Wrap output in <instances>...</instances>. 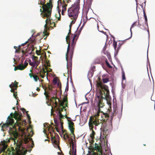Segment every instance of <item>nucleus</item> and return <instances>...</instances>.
I'll use <instances>...</instances> for the list:
<instances>
[{"label": "nucleus", "instance_id": "nucleus-1", "mask_svg": "<svg viewBox=\"0 0 155 155\" xmlns=\"http://www.w3.org/2000/svg\"><path fill=\"white\" fill-rule=\"evenodd\" d=\"M27 118L28 124L25 119L22 118V114L20 112V155H25L28 149L34 146L33 140L31 137L34 134L31 125V117L28 112H22Z\"/></svg>", "mask_w": 155, "mask_h": 155}, {"label": "nucleus", "instance_id": "nucleus-2", "mask_svg": "<svg viewBox=\"0 0 155 155\" xmlns=\"http://www.w3.org/2000/svg\"><path fill=\"white\" fill-rule=\"evenodd\" d=\"M10 130L13 133L14 136V145L15 149L12 152V155H19V141L18 138V134L17 132V129L15 126H13V130L11 127L9 128Z\"/></svg>", "mask_w": 155, "mask_h": 155}, {"label": "nucleus", "instance_id": "nucleus-3", "mask_svg": "<svg viewBox=\"0 0 155 155\" xmlns=\"http://www.w3.org/2000/svg\"><path fill=\"white\" fill-rule=\"evenodd\" d=\"M79 9L80 5L78 4H75V3H74L68 10V17H72L71 19H77L79 13Z\"/></svg>", "mask_w": 155, "mask_h": 155}, {"label": "nucleus", "instance_id": "nucleus-4", "mask_svg": "<svg viewBox=\"0 0 155 155\" xmlns=\"http://www.w3.org/2000/svg\"><path fill=\"white\" fill-rule=\"evenodd\" d=\"M99 123L98 122L97 120L96 119L93 118L92 116H91L89 118V120L88 123V125L91 130H92V133L90 134V137L93 138L94 137L95 132L92 129L94 127V125L96 126H98L99 124Z\"/></svg>", "mask_w": 155, "mask_h": 155}, {"label": "nucleus", "instance_id": "nucleus-5", "mask_svg": "<svg viewBox=\"0 0 155 155\" xmlns=\"http://www.w3.org/2000/svg\"><path fill=\"white\" fill-rule=\"evenodd\" d=\"M52 7L50 4L48 3H47V7L46 9L42 8L43 10L45 12L44 15L42 16V18H45V17H47L49 20L50 19L51 15L52 12Z\"/></svg>", "mask_w": 155, "mask_h": 155}, {"label": "nucleus", "instance_id": "nucleus-6", "mask_svg": "<svg viewBox=\"0 0 155 155\" xmlns=\"http://www.w3.org/2000/svg\"><path fill=\"white\" fill-rule=\"evenodd\" d=\"M60 106L61 107L57 109L55 113L57 114V116L59 119L60 124H62V120L61 119L63 118L64 115L61 114V112L63 111L64 110H65V107L62 104H61Z\"/></svg>", "mask_w": 155, "mask_h": 155}, {"label": "nucleus", "instance_id": "nucleus-7", "mask_svg": "<svg viewBox=\"0 0 155 155\" xmlns=\"http://www.w3.org/2000/svg\"><path fill=\"white\" fill-rule=\"evenodd\" d=\"M68 35H67L66 37V41H67V43L68 44L67 48V52L65 54L66 60L67 61V69H68V57H67L68 53L69 51V55H73V53H74V51L72 50H70L69 51L70 45H69V43L67 41V38H68Z\"/></svg>", "mask_w": 155, "mask_h": 155}, {"label": "nucleus", "instance_id": "nucleus-8", "mask_svg": "<svg viewBox=\"0 0 155 155\" xmlns=\"http://www.w3.org/2000/svg\"><path fill=\"white\" fill-rule=\"evenodd\" d=\"M14 120L12 117H11L9 116L8 117L6 121V123L4 124L2 127L3 128H6L9 127V125H12L14 124Z\"/></svg>", "mask_w": 155, "mask_h": 155}, {"label": "nucleus", "instance_id": "nucleus-9", "mask_svg": "<svg viewBox=\"0 0 155 155\" xmlns=\"http://www.w3.org/2000/svg\"><path fill=\"white\" fill-rule=\"evenodd\" d=\"M108 131L107 129L104 128L103 130L102 133H100V138L103 139H106L107 135L108 134Z\"/></svg>", "mask_w": 155, "mask_h": 155}, {"label": "nucleus", "instance_id": "nucleus-10", "mask_svg": "<svg viewBox=\"0 0 155 155\" xmlns=\"http://www.w3.org/2000/svg\"><path fill=\"white\" fill-rule=\"evenodd\" d=\"M113 112H112L110 114V121H112L113 118V117L114 116L116 115V114L117 112V106L116 105L113 104Z\"/></svg>", "mask_w": 155, "mask_h": 155}, {"label": "nucleus", "instance_id": "nucleus-11", "mask_svg": "<svg viewBox=\"0 0 155 155\" xmlns=\"http://www.w3.org/2000/svg\"><path fill=\"white\" fill-rule=\"evenodd\" d=\"M68 126L69 129L71 132V134L73 135V137L75 138V137L74 133V128L73 127L74 126V123L72 122H69L68 124Z\"/></svg>", "mask_w": 155, "mask_h": 155}, {"label": "nucleus", "instance_id": "nucleus-12", "mask_svg": "<svg viewBox=\"0 0 155 155\" xmlns=\"http://www.w3.org/2000/svg\"><path fill=\"white\" fill-rule=\"evenodd\" d=\"M33 34H33L28 39V40L26 41L24 43H22V44H21V45H20V53L21 52H22V54H23V52H24V51L23 50L22 48H21V47L22 46H25V47H26V46L27 45H26V43L28 41H30V40H31V41L32 40L31 39V38L33 36Z\"/></svg>", "mask_w": 155, "mask_h": 155}, {"label": "nucleus", "instance_id": "nucleus-13", "mask_svg": "<svg viewBox=\"0 0 155 155\" xmlns=\"http://www.w3.org/2000/svg\"><path fill=\"white\" fill-rule=\"evenodd\" d=\"M69 60L68 62V70L70 71V72L71 73V67H72V59L73 58V55H69Z\"/></svg>", "mask_w": 155, "mask_h": 155}, {"label": "nucleus", "instance_id": "nucleus-14", "mask_svg": "<svg viewBox=\"0 0 155 155\" xmlns=\"http://www.w3.org/2000/svg\"><path fill=\"white\" fill-rule=\"evenodd\" d=\"M18 82H17L15 81L14 82H12L11 84L9 85V87L11 88H14L15 89H17L18 86Z\"/></svg>", "mask_w": 155, "mask_h": 155}, {"label": "nucleus", "instance_id": "nucleus-15", "mask_svg": "<svg viewBox=\"0 0 155 155\" xmlns=\"http://www.w3.org/2000/svg\"><path fill=\"white\" fill-rule=\"evenodd\" d=\"M61 124H62L61 123L60 126L61 128V131H62V135H63V136L65 137L66 139H68L69 138L70 135L66 131H65V132L63 131Z\"/></svg>", "mask_w": 155, "mask_h": 155}, {"label": "nucleus", "instance_id": "nucleus-16", "mask_svg": "<svg viewBox=\"0 0 155 155\" xmlns=\"http://www.w3.org/2000/svg\"><path fill=\"white\" fill-rule=\"evenodd\" d=\"M23 61L20 62V70H24L28 64V63L26 62V61H25L24 62V65L22 64Z\"/></svg>", "mask_w": 155, "mask_h": 155}, {"label": "nucleus", "instance_id": "nucleus-17", "mask_svg": "<svg viewBox=\"0 0 155 155\" xmlns=\"http://www.w3.org/2000/svg\"><path fill=\"white\" fill-rule=\"evenodd\" d=\"M124 44L123 42L119 43L118 44V46L117 48L116 49V50H115V52L114 53V56H117L118 54V51L120 48V46Z\"/></svg>", "mask_w": 155, "mask_h": 155}, {"label": "nucleus", "instance_id": "nucleus-18", "mask_svg": "<svg viewBox=\"0 0 155 155\" xmlns=\"http://www.w3.org/2000/svg\"><path fill=\"white\" fill-rule=\"evenodd\" d=\"M48 19H47L45 20V22L46 23L44 26V27L45 29H44V31L43 32V34L44 35V36H46L47 37L49 35L48 33L47 32V31L45 30V28H46V25H47V23Z\"/></svg>", "mask_w": 155, "mask_h": 155}, {"label": "nucleus", "instance_id": "nucleus-19", "mask_svg": "<svg viewBox=\"0 0 155 155\" xmlns=\"http://www.w3.org/2000/svg\"><path fill=\"white\" fill-rule=\"evenodd\" d=\"M84 19L83 21H84V23H83L82 25L81 26L80 28V29H79V30L77 32V33L78 35H80L81 31L83 28V27L86 23V21H84Z\"/></svg>", "mask_w": 155, "mask_h": 155}, {"label": "nucleus", "instance_id": "nucleus-20", "mask_svg": "<svg viewBox=\"0 0 155 155\" xmlns=\"http://www.w3.org/2000/svg\"><path fill=\"white\" fill-rule=\"evenodd\" d=\"M135 23V22H134L133 24H132L131 25V27H130V37L129 38H127L125 40H124L123 41H120V40H119L118 41H126V40H128V39H129L130 38H131L132 37V30H131V29L132 28H134V26H133V25Z\"/></svg>", "mask_w": 155, "mask_h": 155}, {"label": "nucleus", "instance_id": "nucleus-21", "mask_svg": "<svg viewBox=\"0 0 155 155\" xmlns=\"http://www.w3.org/2000/svg\"><path fill=\"white\" fill-rule=\"evenodd\" d=\"M47 73V71L45 70H44L42 71H40L39 73L40 76L42 78H44L45 77V73Z\"/></svg>", "mask_w": 155, "mask_h": 155}, {"label": "nucleus", "instance_id": "nucleus-22", "mask_svg": "<svg viewBox=\"0 0 155 155\" xmlns=\"http://www.w3.org/2000/svg\"><path fill=\"white\" fill-rule=\"evenodd\" d=\"M122 82H121V84H122V88H124L123 84V81L124 80H126V77L125 76V72L124 71H123V72H122Z\"/></svg>", "mask_w": 155, "mask_h": 155}, {"label": "nucleus", "instance_id": "nucleus-23", "mask_svg": "<svg viewBox=\"0 0 155 155\" xmlns=\"http://www.w3.org/2000/svg\"><path fill=\"white\" fill-rule=\"evenodd\" d=\"M53 96L52 97L51 99L52 100H54L55 101V102L56 104L57 103V102L56 101V100L58 99L57 98L56 96H54V95H56L57 94V92L56 91H54L53 92Z\"/></svg>", "mask_w": 155, "mask_h": 155}, {"label": "nucleus", "instance_id": "nucleus-24", "mask_svg": "<svg viewBox=\"0 0 155 155\" xmlns=\"http://www.w3.org/2000/svg\"><path fill=\"white\" fill-rule=\"evenodd\" d=\"M32 59L33 61V62H29V64L31 65H34V66L36 65L37 66L38 65V64L39 63H37L36 62L35 60L34 61V59L35 60V58H32Z\"/></svg>", "mask_w": 155, "mask_h": 155}, {"label": "nucleus", "instance_id": "nucleus-25", "mask_svg": "<svg viewBox=\"0 0 155 155\" xmlns=\"http://www.w3.org/2000/svg\"><path fill=\"white\" fill-rule=\"evenodd\" d=\"M75 45L76 44H75V42H73V41H72L71 44L70 46V50L74 51Z\"/></svg>", "mask_w": 155, "mask_h": 155}, {"label": "nucleus", "instance_id": "nucleus-26", "mask_svg": "<svg viewBox=\"0 0 155 155\" xmlns=\"http://www.w3.org/2000/svg\"><path fill=\"white\" fill-rule=\"evenodd\" d=\"M149 46V42H148V47L147 50V63H149V66H150L149 68H150V71H151V68H150V62H149V58H148V51Z\"/></svg>", "mask_w": 155, "mask_h": 155}, {"label": "nucleus", "instance_id": "nucleus-27", "mask_svg": "<svg viewBox=\"0 0 155 155\" xmlns=\"http://www.w3.org/2000/svg\"><path fill=\"white\" fill-rule=\"evenodd\" d=\"M16 89H15L14 88H11V91L12 92L14 93L13 95L14 96V97L16 98V96L17 95V92H15V90H16Z\"/></svg>", "mask_w": 155, "mask_h": 155}, {"label": "nucleus", "instance_id": "nucleus-28", "mask_svg": "<svg viewBox=\"0 0 155 155\" xmlns=\"http://www.w3.org/2000/svg\"><path fill=\"white\" fill-rule=\"evenodd\" d=\"M105 140H106V141H105V140L104 141H105V144H106V148L107 149L109 150L110 151V145H109V146H108L107 140V139H105Z\"/></svg>", "mask_w": 155, "mask_h": 155}, {"label": "nucleus", "instance_id": "nucleus-29", "mask_svg": "<svg viewBox=\"0 0 155 155\" xmlns=\"http://www.w3.org/2000/svg\"><path fill=\"white\" fill-rule=\"evenodd\" d=\"M94 71H95V70H93L92 71H89L87 75L90 76V75H91L90 77H92L93 76L94 72Z\"/></svg>", "mask_w": 155, "mask_h": 155}, {"label": "nucleus", "instance_id": "nucleus-30", "mask_svg": "<svg viewBox=\"0 0 155 155\" xmlns=\"http://www.w3.org/2000/svg\"><path fill=\"white\" fill-rule=\"evenodd\" d=\"M45 62L46 63V64H47V65L48 66H49V60H48L47 58V57L46 55L45 56Z\"/></svg>", "mask_w": 155, "mask_h": 155}, {"label": "nucleus", "instance_id": "nucleus-31", "mask_svg": "<svg viewBox=\"0 0 155 155\" xmlns=\"http://www.w3.org/2000/svg\"><path fill=\"white\" fill-rule=\"evenodd\" d=\"M51 139L53 144L54 143H56V141L55 140V136H52V137H51Z\"/></svg>", "mask_w": 155, "mask_h": 155}, {"label": "nucleus", "instance_id": "nucleus-32", "mask_svg": "<svg viewBox=\"0 0 155 155\" xmlns=\"http://www.w3.org/2000/svg\"><path fill=\"white\" fill-rule=\"evenodd\" d=\"M113 46L114 47V50H116V49L117 48V41H115L114 42H113Z\"/></svg>", "mask_w": 155, "mask_h": 155}, {"label": "nucleus", "instance_id": "nucleus-33", "mask_svg": "<svg viewBox=\"0 0 155 155\" xmlns=\"http://www.w3.org/2000/svg\"><path fill=\"white\" fill-rule=\"evenodd\" d=\"M103 81L104 83H107L109 81V80L108 78H106L103 79Z\"/></svg>", "mask_w": 155, "mask_h": 155}, {"label": "nucleus", "instance_id": "nucleus-34", "mask_svg": "<svg viewBox=\"0 0 155 155\" xmlns=\"http://www.w3.org/2000/svg\"><path fill=\"white\" fill-rule=\"evenodd\" d=\"M72 150H73L72 155H76V149L74 150L73 146L72 147Z\"/></svg>", "mask_w": 155, "mask_h": 155}, {"label": "nucleus", "instance_id": "nucleus-35", "mask_svg": "<svg viewBox=\"0 0 155 155\" xmlns=\"http://www.w3.org/2000/svg\"><path fill=\"white\" fill-rule=\"evenodd\" d=\"M71 35H72V36H71V37L69 38V39H71V41H74V40L75 38L77 37V34H74V36L72 38H71V37H72V36L73 35V34H71Z\"/></svg>", "mask_w": 155, "mask_h": 155}, {"label": "nucleus", "instance_id": "nucleus-36", "mask_svg": "<svg viewBox=\"0 0 155 155\" xmlns=\"http://www.w3.org/2000/svg\"><path fill=\"white\" fill-rule=\"evenodd\" d=\"M92 2L93 0H87V3H88V6L89 7V8L91 7Z\"/></svg>", "mask_w": 155, "mask_h": 155}, {"label": "nucleus", "instance_id": "nucleus-37", "mask_svg": "<svg viewBox=\"0 0 155 155\" xmlns=\"http://www.w3.org/2000/svg\"><path fill=\"white\" fill-rule=\"evenodd\" d=\"M18 114L17 112L16 111H15V113L14 114L13 113H12L10 114L11 115L14 116V117L15 119L16 118V115Z\"/></svg>", "mask_w": 155, "mask_h": 155}, {"label": "nucleus", "instance_id": "nucleus-38", "mask_svg": "<svg viewBox=\"0 0 155 155\" xmlns=\"http://www.w3.org/2000/svg\"><path fill=\"white\" fill-rule=\"evenodd\" d=\"M67 79V81L66 83V87L65 88V91H68V88H69V86H68V78Z\"/></svg>", "mask_w": 155, "mask_h": 155}, {"label": "nucleus", "instance_id": "nucleus-39", "mask_svg": "<svg viewBox=\"0 0 155 155\" xmlns=\"http://www.w3.org/2000/svg\"><path fill=\"white\" fill-rule=\"evenodd\" d=\"M87 117H84V118H83V117H82V120H84V123L82 125H83L87 122Z\"/></svg>", "mask_w": 155, "mask_h": 155}, {"label": "nucleus", "instance_id": "nucleus-40", "mask_svg": "<svg viewBox=\"0 0 155 155\" xmlns=\"http://www.w3.org/2000/svg\"><path fill=\"white\" fill-rule=\"evenodd\" d=\"M74 19V20H73L71 21V22L70 23V24L69 26V28H71L72 25V22H73V23H74L76 21V19Z\"/></svg>", "mask_w": 155, "mask_h": 155}, {"label": "nucleus", "instance_id": "nucleus-41", "mask_svg": "<svg viewBox=\"0 0 155 155\" xmlns=\"http://www.w3.org/2000/svg\"><path fill=\"white\" fill-rule=\"evenodd\" d=\"M143 16L144 18V20H146V19H147V15H146L145 11L144 9H143Z\"/></svg>", "mask_w": 155, "mask_h": 155}, {"label": "nucleus", "instance_id": "nucleus-42", "mask_svg": "<svg viewBox=\"0 0 155 155\" xmlns=\"http://www.w3.org/2000/svg\"><path fill=\"white\" fill-rule=\"evenodd\" d=\"M105 62H106V64H107V65L109 67L111 68H112V66L110 65V63H109V62H108V61L107 60H106L105 61Z\"/></svg>", "mask_w": 155, "mask_h": 155}, {"label": "nucleus", "instance_id": "nucleus-43", "mask_svg": "<svg viewBox=\"0 0 155 155\" xmlns=\"http://www.w3.org/2000/svg\"><path fill=\"white\" fill-rule=\"evenodd\" d=\"M32 78L34 80L35 82H37L38 80H39V78L37 77H36L35 76H33L32 77Z\"/></svg>", "mask_w": 155, "mask_h": 155}, {"label": "nucleus", "instance_id": "nucleus-44", "mask_svg": "<svg viewBox=\"0 0 155 155\" xmlns=\"http://www.w3.org/2000/svg\"><path fill=\"white\" fill-rule=\"evenodd\" d=\"M116 56H114V58L116 60V61H117V63L118 64H120L121 63L120 62V61H119V60L118 59V58L116 57Z\"/></svg>", "mask_w": 155, "mask_h": 155}, {"label": "nucleus", "instance_id": "nucleus-45", "mask_svg": "<svg viewBox=\"0 0 155 155\" xmlns=\"http://www.w3.org/2000/svg\"><path fill=\"white\" fill-rule=\"evenodd\" d=\"M79 35H78L77 36V37L75 38L74 40L73 41V42H75V44H76V42L78 38Z\"/></svg>", "mask_w": 155, "mask_h": 155}, {"label": "nucleus", "instance_id": "nucleus-46", "mask_svg": "<svg viewBox=\"0 0 155 155\" xmlns=\"http://www.w3.org/2000/svg\"><path fill=\"white\" fill-rule=\"evenodd\" d=\"M145 20V23L144 24L145 25H146V26H147V28L149 29V27L148 26V22H147V19H146V20Z\"/></svg>", "mask_w": 155, "mask_h": 155}, {"label": "nucleus", "instance_id": "nucleus-47", "mask_svg": "<svg viewBox=\"0 0 155 155\" xmlns=\"http://www.w3.org/2000/svg\"><path fill=\"white\" fill-rule=\"evenodd\" d=\"M109 35H110V36L112 38H113V42H114L115 41V38L114 36L110 34V33L109 32Z\"/></svg>", "mask_w": 155, "mask_h": 155}, {"label": "nucleus", "instance_id": "nucleus-48", "mask_svg": "<svg viewBox=\"0 0 155 155\" xmlns=\"http://www.w3.org/2000/svg\"><path fill=\"white\" fill-rule=\"evenodd\" d=\"M98 31L106 35L107 36V38L108 35L106 33V32H104L103 31H100L99 30H98Z\"/></svg>", "mask_w": 155, "mask_h": 155}, {"label": "nucleus", "instance_id": "nucleus-49", "mask_svg": "<svg viewBox=\"0 0 155 155\" xmlns=\"http://www.w3.org/2000/svg\"><path fill=\"white\" fill-rule=\"evenodd\" d=\"M18 70H19V64L16 67H15V68H14V70L15 71Z\"/></svg>", "mask_w": 155, "mask_h": 155}, {"label": "nucleus", "instance_id": "nucleus-50", "mask_svg": "<svg viewBox=\"0 0 155 155\" xmlns=\"http://www.w3.org/2000/svg\"><path fill=\"white\" fill-rule=\"evenodd\" d=\"M143 30H144L145 31H147L148 33V38L149 39V37H150V35H149V30H148V29H147L146 28H144V29Z\"/></svg>", "mask_w": 155, "mask_h": 155}, {"label": "nucleus", "instance_id": "nucleus-51", "mask_svg": "<svg viewBox=\"0 0 155 155\" xmlns=\"http://www.w3.org/2000/svg\"><path fill=\"white\" fill-rule=\"evenodd\" d=\"M56 130V131L57 132H58L60 134V136L62 137V132H61L60 131H59L58 129H57Z\"/></svg>", "mask_w": 155, "mask_h": 155}, {"label": "nucleus", "instance_id": "nucleus-52", "mask_svg": "<svg viewBox=\"0 0 155 155\" xmlns=\"http://www.w3.org/2000/svg\"><path fill=\"white\" fill-rule=\"evenodd\" d=\"M87 13L86 14V16H85V18H86V21L87 20H90L91 18H94L91 17L89 19H88V18H87Z\"/></svg>", "mask_w": 155, "mask_h": 155}, {"label": "nucleus", "instance_id": "nucleus-53", "mask_svg": "<svg viewBox=\"0 0 155 155\" xmlns=\"http://www.w3.org/2000/svg\"><path fill=\"white\" fill-rule=\"evenodd\" d=\"M95 66L93 65L92 66H91V71H92L93 70H95Z\"/></svg>", "mask_w": 155, "mask_h": 155}, {"label": "nucleus", "instance_id": "nucleus-54", "mask_svg": "<svg viewBox=\"0 0 155 155\" xmlns=\"http://www.w3.org/2000/svg\"><path fill=\"white\" fill-rule=\"evenodd\" d=\"M106 56H107V58L111 56L109 52H106Z\"/></svg>", "mask_w": 155, "mask_h": 155}, {"label": "nucleus", "instance_id": "nucleus-55", "mask_svg": "<svg viewBox=\"0 0 155 155\" xmlns=\"http://www.w3.org/2000/svg\"><path fill=\"white\" fill-rule=\"evenodd\" d=\"M88 102H83V103H82L81 104H79L78 105V106H81V105H83V104H88Z\"/></svg>", "mask_w": 155, "mask_h": 155}, {"label": "nucleus", "instance_id": "nucleus-56", "mask_svg": "<svg viewBox=\"0 0 155 155\" xmlns=\"http://www.w3.org/2000/svg\"><path fill=\"white\" fill-rule=\"evenodd\" d=\"M80 0H77L75 2V4H78L80 5Z\"/></svg>", "mask_w": 155, "mask_h": 155}, {"label": "nucleus", "instance_id": "nucleus-57", "mask_svg": "<svg viewBox=\"0 0 155 155\" xmlns=\"http://www.w3.org/2000/svg\"><path fill=\"white\" fill-rule=\"evenodd\" d=\"M123 102L121 101V116L122 114V111L123 109Z\"/></svg>", "mask_w": 155, "mask_h": 155}, {"label": "nucleus", "instance_id": "nucleus-58", "mask_svg": "<svg viewBox=\"0 0 155 155\" xmlns=\"http://www.w3.org/2000/svg\"><path fill=\"white\" fill-rule=\"evenodd\" d=\"M19 52V45L17 49L15 51V52Z\"/></svg>", "mask_w": 155, "mask_h": 155}, {"label": "nucleus", "instance_id": "nucleus-59", "mask_svg": "<svg viewBox=\"0 0 155 155\" xmlns=\"http://www.w3.org/2000/svg\"><path fill=\"white\" fill-rule=\"evenodd\" d=\"M32 96L35 97V96L38 95L37 94H35V93H33V92H32Z\"/></svg>", "mask_w": 155, "mask_h": 155}, {"label": "nucleus", "instance_id": "nucleus-60", "mask_svg": "<svg viewBox=\"0 0 155 155\" xmlns=\"http://www.w3.org/2000/svg\"><path fill=\"white\" fill-rule=\"evenodd\" d=\"M119 64L120 65V66L121 67L122 72H123V71H124V69H123V67L122 66V65L121 63L120 64Z\"/></svg>", "mask_w": 155, "mask_h": 155}, {"label": "nucleus", "instance_id": "nucleus-61", "mask_svg": "<svg viewBox=\"0 0 155 155\" xmlns=\"http://www.w3.org/2000/svg\"><path fill=\"white\" fill-rule=\"evenodd\" d=\"M107 45L106 46V44L104 46L103 48V50L104 51H105L106 48H107Z\"/></svg>", "mask_w": 155, "mask_h": 155}, {"label": "nucleus", "instance_id": "nucleus-62", "mask_svg": "<svg viewBox=\"0 0 155 155\" xmlns=\"http://www.w3.org/2000/svg\"><path fill=\"white\" fill-rule=\"evenodd\" d=\"M54 121L55 124H58V122L57 120L56 119H54Z\"/></svg>", "mask_w": 155, "mask_h": 155}, {"label": "nucleus", "instance_id": "nucleus-63", "mask_svg": "<svg viewBox=\"0 0 155 155\" xmlns=\"http://www.w3.org/2000/svg\"><path fill=\"white\" fill-rule=\"evenodd\" d=\"M101 66L105 70H106V67L102 63L101 64Z\"/></svg>", "mask_w": 155, "mask_h": 155}, {"label": "nucleus", "instance_id": "nucleus-64", "mask_svg": "<svg viewBox=\"0 0 155 155\" xmlns=\"http://www.w3.org/2000/svg\"><path fill=\"white\" fill-rule=\"evenodd\" d=\"M5 150L4 149H0V153H2V152H3Z\"/></svg>", "mask_w": 155, "mask_h": 155}]
</instances>
